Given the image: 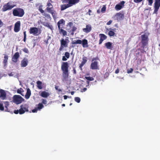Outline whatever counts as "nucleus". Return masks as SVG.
<instances>
[{
    "instance_id": "1",
    "label": "nucleus",
    "mask_w": 160,
    "mask_h": 160,
    "mask_svg": "<svg viewBox=\"0 0 160 160\" xmlns=\"http://www.w3.org/2000/svg\"><path fill=\"white\" fill-rule=\"evenodd\" d=\"M63 3H67L61 6V10L63 11L78 3L80 0H61Z\"/></svg>"
},
{
    "instance_id": "2",
    "label": "nucleus",
    "mask_w": 160,
    "mask_h": 160,
    "mask_svg": "<svg viewBox=\"0 0 160 160\" xmlns=\"http://www.w3.org/2000/svg\"><path fill=\"white\" fill-rule=\"evenodd\" d=\"M69 64L68 62H63L61 64V68L62 72V75L64 79L68 78V76Z\"/></svg>"
},
{
    "instance_id": "3",
    "label": "nucleus",
    "mask_w": 160,
    "mask_h": 160,
    "mask_svg": "<svg viewBox=\"0 0 160 160\" xmlns=\"http://www.w3.org/2000/svg\"><path fill=\"white\" fill-rule=\"evenodd\" d=\"M20 109L19 110H15L14 111V112L16 114H18V113L20 114H22L24 113L25 112H28V108L29 107L27 104H24L21 105L20 106Z\"/></svg>"
},
{
    "instance_id": "4",
    "label": "nucleus",
    "mask_w": 160,
    "mask_h": 160,
    "mask_svg": "<svg viewBox=\"0 0 160 160\" xmlns=\"http://www.w3.org/2000/svg\"><path fill=\"white\" fill-rule=\"evenodd\" d=\"M12 14L14 16L22 17L24 14V10L20 8H17L13 9Z\"/></svg>"
},
{
    "instance_id": "5",
    "label": "nucleus",
    "mask_w": 160,
    "mask_h": 160,
    "mask_svg": "<svg viewBox=\"0 0 160 160\" xmlns=\"http://www.w3.org/2000/svg\"><path fill=\"white\" fill-rule=\"evenodd\" d=\"M82 44V46L83 48H88V40L86 39H84L82 40L80 39H78L77 40L74 41L72 42V44ZM75 46L73 45H72V47L73 48Z\"/></svg>"
},
{
    "instance_id": "6",
    "label": "nucleus",
    "mask_w": 160,
    "mask_h": 160,
    "mask_svg": "<svg viewBox=\"0 0 160 160\" xmlns=\"http://www.w3.org/2000/svg\"><path fill=\"white\" fill-rule=\"evenodd\" d=\"M15 6V5L12 4V2H9L3 6L2 10L3 12L9 11L11 10Z\"/></svg>"
},
{
    "instance_id": "7",
    "label": "nucleus",
    "mask_w": 160,
    "mask_h": 160,
    "mask_svg": "<svg viewBox=\"0 0 160 160\" xmlns=\"http://www.w3.org/2000/svg\"><path fill=\"white\" fill-rule=\"evenodd\" d=\"M98 57L94 58L92 59V63L90 65V68L92 70L98 69V62L97 60H98Z\"/></svg>"
},
{
    "instance_id": "8",
    "label": "nucleus",
    "mask_w": 160,
    "mask_h": 160,
    "mask_svg": "<svg viewBox=\"0 0 160 160\" xmlns=\"http://www.w3.org/2000/svg\"><path fill=\"white\" fill-rule=\"evenodd\" d=\"M141 41L142 45V47L143 48L145 46H146L148 44V35L146 33L142 35L141 36Z\"/></svg>"
},
{
    "instance_id": "9",
    "label": "nucleus",
    "mask_w": 160,
    "mask_h": 160,
    "mask_svg": "<svg viewBox=\"0 0 160 160\" xmlns=\"http://www.w3.org/2000/svg\"><path fill=\"white\" fill-rule=\"evenodd\" d=\"M24 100L23 98L19 95H15L13 97V101L17 104L21 103Z\"/></svg>"
},
{
    "instance_id": "10",
    "label": "nucleus",
    "mask_w": 160,
    "mask_h": 160,
    "mask_svg": "<svg viewBox=\"0 0 160 160\" xmlns=\"http://www.w3.org/2000/svg\"><path fill=\"white\" fill-rule=\"evenodd\" d=\"M46 10L47 11L51 13L54 19L56 18L57 15V13L56 11L54 9L53 7H47Z\"/></svg>"
},
{
    "instance_id": "11",
    "label": "nucleus",
    "mask_w": 160,
    "mask_h": 160,
    "mask_svg": "<svg viewBox=\"0 0 160 160\" xmlns=\"http://www.w3.org/2000/svg\"><path fill=\"white\" fill-rule=\"evenodd\" d=\"M160 7V0H155L154 11L153 13L157 14Z\"/></svg>"
},
{
    "instance_id": "12",
    "label": "nucleus",
    "mask_w": 160,
    "mask_h": 160,
    "mask_svg": "<svg viewBox=\"0 0 160 160\" xmlns=\"http://www.w3.org/2000/svg\"><path fill=\"white\" fill-rule=\"evenodd\" d=\"M38 28L32 27L30 29L29 33L30 34H32L35 36L38 35L40 33V32H38Z\"/></svg>"
},
{
    "instance_id": "13",
    "label": "nucleus",
    "mask_w": 160,
    "mask_h": 160,
    "mask_svg": "<svg viewBox=\"0 0 160 160\" xmlns=\"http://www.w3.org/2000/svg\"><path fill=\"white\" fill-rule=\"evenodd\" d=\"M116 19L118 21L122 20L124 18V14L123 12L117 13L115 15Z\"/></svg>"
},
{
    "instance_id": "14",
    "label": "nucleus",
    "mask_w": 160,
    "mask_h": 160,
    "mask_svg": "<svg viewBox=\"0 0 160 160\" xmlns=\"http://www.w3.org/2000/svg\"><path fill=\"white\" fill-rule=\"evenodd\" d=\"M21 22L19 21L16 22L14 25V31L16 32H18L20 29Z\"/></svg>"
},
{
    "instance_id": "15",
    "label": "nucleus",
    "mask_w": 160,
    "mask_h": 160,
    "mask_svg": "<svg viewBox=\"0 0 160 160\" xmlns=\"http://www.w3.org/2000/svg\"><path fill=\"white\" fill-rule=\"evenodd\" d=\"M65 21L63 19H60L57 23V25L58 29L62 28H64Z\"/></svg>"
},
{
    "instance_id": "16",
    "label": "nucleus",
    "mask_w": 160,
    "mask_h": 160,
    "mask_svg": "<svg viewBox=\"0 0 160 160\" xmlns=\"http://www.w3.org/2000/svg\"><path fill=\"white\" fill-rule=\"evenodd\" d=\"M20 57V55L18 52H16L13 56L12 58V61L16 63L18 61V58Z\"/></svg>"
},
{
    "instance_id": "17",
    "label": "nucleus",
    "mask_w": 160,
    "mask_h": 160,
    "mask_svg": "<svg viewBox=\"0 0 160 160\" xmlns=\"http://www.w3.org/2000/svg\"><path fill=\"white\" fill-rule=\"evenodd\" d=\"M87 57L84 56L82 58V61L81 64H80L79 68L81 70H82V67L85 65L87 61Z\"/></svg>"
},
{
    "instance_id": "18",
    "label": "nucleus",
    "mask_w": 160,
    "mask_h": 160,
    "mask_svg": "<svg viewBox=\"0 0 160 160\" xmlns=\"http://www.w3.org/2000/svg\"><path fill=\"white\" fill-rule=\"evenodd\" d=\"M28 61L27 58H24L21 62V65L22 67H26L28 64Z\"/></svg>"
},
{
    "instance_id": "19",
    "label": "nucleus",
    "mask_w": 160,
    "mask_h": 160,
    "mask_svg": "<svg viewBox=\"0 0 160 160\" xmlns=\"http://www.w3.org/2000/svg\"><path fill=\"white\" fill-rule=\"evenodd\" d=\"M99 36L100 38V39L99 40V44H101L104 40L107 38V36L103 34H100Z\"/></svg>"
},
{
    "instance_id": "20",
    "label": "nucleus",
    "mask_w": 160,
    "mask_h": 160,
    "mask_svg": "<svg viewBox=\"0 0 160 160\" xmlns=\"http://www.w3.org/2000/svg\"><path fill=\"white\" fill-rule=\"evenodd\" d=\"M105 46L108 49L112 50L113 48L112 43L111 42H108L105 43Z\"/></svg>"
},
{
    "instance_id": "21",
    "label": "nucleus",
    "mask_w": 160,
    "mask_h": 160,
    "mask_svg": "<svg viewBox=\"0 0 160 160\" xmlns=\"http://www.w3.org/2000/svg\"><path fill=\"white\" fill-rule=\"evenodd\" d=\"M0 98L4 100L6 98V94L5 91L3 89H0Z\"/></svg>"
},
{
    "instance_id": "22",
    "label": "nucleus",
    "mask_w": 160,
    "mask_h": 160,
    "mask_svg": "<svg viewBox=\"0 0 160 160\" xmlns=\"http://www.w3.org/2000/svg\"><path fill=\"white\" fill-rule=\"evenodd\" d=\"M8 58V55L4 54V58L3 61V63L4 64L3 66L4 67H6L7 65Z\"/></svg>"
},
{
    "instance_id": "23",
    "label": "nucleus",
    "mask_w": 160,
    "mask_h": 160,
    "mask_svg": "<svg viewBox=\"0 0 160 160\" xmlns=\"http://www.w3.org/2000/svg\"><path fill=\"white\" fill-rule=\"evenodd\" d=\"M91 30V27L89 25H87L86 28H83V31L84 32L86 33H88L90 32Z\"/></svg>"
},
{
    "instance_id": "24",
    "label": "nucleus",
    "mask_w": 160,
    "mask_h": 160,
    "mask_svg": "<svg viewBox=\"0 0 160 160\" xmlns=\"http://www.w3.org/2000/svg\"><path fill=\"white\" fill-rule=\"evenodd\" d=\"M70 57V53L68 52H66L65 53V56L62 57V60L63 61H66L67 59L69 58Z\"/></svg>"
},
{
    "instance_id": "25",
    "label": "nucleus",
    "mask_w": 160,
    "mask_h": 160,
    "mask_svg": "<svg viewBox=\"0 0 160 160\" xmlns=\"http://www.w3.org/2000/svg\"><path fill=\"white\" fill-rule=\"evenodd\" d=\"M61 42V45L62 47H66L68 46V44L67 41L64 40V39H62L60 41Z\"/></svg>"
},
{
    "instance_id": "26",
    "label": "nucleus",
    "mask_w": 160,
    "mask_h": 160,
    "mask_svg": "<svg viewBox=\"0 0 160 160\" xmlns=\"http://www.w3.org/2000/svg\"><path fill=\"white\" fill-rule=\"evenodd\" d=\"M49 95V94L48 92L44 91H42L40 94V96L44 98H46Z\"/></svg>"
},
{
    "instance_id": "27",
    "label": "nucleus",
    "mask_w": 160,
    "mask_h": 160,
    "mask_svg": "<svg viewBox=\"0 0 160 160\" xmlns=\"http://www.w3.org/2000/svg\"><path fill=\"white\" fill-rule=\"evenodd\" d=\"M31 94V92L29 88L27 89V92L25 95V98L26 99H28Z\"/></svg>"
},
{
    "instance_id": "28",
    "label": "nucleus",
    "mask_w": 160,
    "mask_h": 160,
    "mask_svg": "<svg viewBox=\"0 0 160 160\" xmlns=\"http://www.w3.org/2000/svg\"><path fill=\"white\" fill-rule=\"evenodd\" d=\"M37 87L39 89H42V82L41 81H38L37 82Z\"/></svg>"
},
{
    "instance_id": "29",
    "label": "nucleus",
    "mask_w": 160,
    "mask_h": 160,
    "mask_svg": "<svg viewBox=\"0 0 160 160\" xmlns=\"http://www.w3.org/2000/svg\"><path fill=\"white\" fill-rule=\"evenodd\" d=\"M60 33L62 34L63 36H66L67 35V32L62 29V28H60L58 29Z\"/></svg>"
},
{
    "instance_id": "30",
    "label": "nucleus",
    "mask_w": 160,
    "mask_h": 160,
    "mask_svg": "<svg viewBox=\"0 0 160 160\" xmlns=\"http://www.w3.org/2000/svg\"><path fill=\"white\" fill-rule=\"evenodd\" d=\"M108 35L110 37H114L115 35V33L112 30H110L108 32Z\"/></svg>"
},
{
    "instance_id": "31",
    "label": "nucleus",
    "mask_w": 160,
    "mask_h": 160,
    "mask_svg": "<svg viewBox=\"0 0 160 160\" xmlns=\"http://www.w3.org/2000/svg\"><path fill=\"white\" fill-rule=\"evenodd\" d=\"M122 8V6L119 4H117L115 7V8L117 10H120Z\"/></svg>"
},
{
    "instance_id": "32",
    "label": "nucleus",
    "mask_w": 160,
    "mask_h": 160,
    "mask_svg": "<svg viewBox=\"0 0 160 160\" xmlns=\"http://www.w3.org/2000/svg\"><path fill=\"white\" fill-rule=\"evenodd\" d=\"M43 107L44 106L41 103H39L38 104V106L37 107V108L38 109V110H40L41 109H42Z\"/></svg>"
},
{
    "instance_id": "33",
    "label": "nucleus",
    "mask_w": 160,
    "mask_h": 160,
    "mask_svg": "<svg viewBox=\"0 0 160 160\" xmlns=\"http://www.w3.org/2000/svg\"><path fill=\"white\" fill-rule=\"evenodd\" d=\"M23 89L22 88H20L17 90V92L18 93L20 94L21 95H23L22 93V92H23Z\"/></svg>"
},
{
    "instance_id": "34",
    "label": "nucleus",
    "mask_w": 160,
    "mask_h": 160,
    "mask_svg": "<svg viewBox=\"0 0 160 160\" xmlns=\"http://www.w3.org/2000/svg\"><path fill=\"white\" fill-rule=\"evenodd\" d=\"M85 78L89 81H93L94 80V78L92 77H85Z\"/></svg>"
},
{
    "instance_id": "35",
    "label": "nucleus",
    "mask_w": 160,
    "mask_h": 160,
    "mask_svg": "<svg viewBox=\"0 0 160 160\" xmlns=\"http://www.w3.org/2000/svg\"><path fill=\"white\" fill-rule=\"evenodd\" d=\"M74 100L75 102H77L78 103L80 102L81 101L80 98L78 97H75L74 98Z\"/></svg>"
},
{
    "instance_id": "36",
    "label": "nucleus",
    "mask_w": 160,
    "mask_h": 160,
    "mask_svg": "<svg viewBox=\"0 0 160 160\" xmlns=\"http://www.w3.org/2000/svg\"><path fill=\"white\" fill-rule=\"evenodd\" d=\"M24 34V38H23V41L24 42H25L26 40V37L27 35L26 34V31H25L23 32Z\"/></svg>"
},
{
    "instance_id": "37",
    "label": "nucleus",
    "mask_w": 160,
    "mask_h": 160,
    "mask_svg": "<svg viewBox=\"0 0 160 160\" xmlns=\"http://www.w3.org/2000/svg\"><path fill=\"white\" fill-rule=\"evenodd\" d=\"M106 10V8L105 6H103L101 9V12L102 13L104 12Z\"/></svg>"
},
{
    "instance_id": "38",
    "label": "nucleus",
    "mask_w": 160,
    "mask_h": 160,
    "mask_svg": "<svg viewBox=\"0 0 160 160\" xmlns=\"http://www.w3.org/2000/svg\"><path fill=\"white\" fill-rule=\"evenodd\" d=\"M47 7H49V8L50 7H53L52 4L49 2H48L47 5Z\"/></svg>"
},
{
    "instance_id": "39",
    "label": "nucleus",
    "mask_w": 160,
    "mask_h": 160,
    "mask_svg": "<svg viewBox=\"0 0 160 160\" xmlns=\"http://www.w3.org/2000/svg\"><path fill=\"white\" fill-rule=\"evenodd\" d=\"M148 2V4L149 6H152L153 2V0H147Z\"/></svg>"
},
{
    "instance_id": "40",
    "label": "nucleus",
    "mask_w": 160,
    "mask_h": 160,
    "mask_svg": "<svg viewBox=\"0 0 160 160\" xmlns=\"http://www.w3.org/2000/svg\"><path fill=\"white\" fill-rule=\"evenodd\" d=\"M4 108L2 103H0V110L3 111L4 110Z\"/></svg>"
},
{
    "instance_id": "41",
    "label": "nucleus",
    "mask_w": 160,
    "mask_h": 160,
    "mask_svg": "<svg viewBox=\"0 0 160 160\" xmlns=\"http://www.w3.org/2000/svg\"><path fill=\"white\" fill-rule=\"evenodd\" d=\"M133 71V69L132 68H130V69H128L127 70V72L128 73H131Z\"/></svg>"
},
{
    "instance_id": "42",
    "label": "nucleus",
    "mask_w": 160,
    "mask_h": 160,
    "mask_svg": "<svg viewBox=\"0 0 160 160\" xmlns=\"http://www.w3.org/2000/svg\"><path fill=\"white\" fill-rule=\"evenodd\" d=\"M42 103L44 104H46L47 103V102L46 100L44 99H42Z\"/></svg>"
},
{
    "instance_id": "43",
    "label": "nucleus",
    "mask_w": 160,
    "mask_h": 160,
    "mask_svg": "<svg viewBox=\"0 0 160 160\" xmlns=\"http://www.w3.org/2000/svg\"><path fill=\"white\" fill-rule=\"evenodd\" d=\"M39 11L42 14H44L45 13L44 11L42 9L41 7H39Z\"/></svg>"
},
{
    "instance_id": "44",
    "label": "nucleus",
    "mask_w": 160,
    "mask_h": 160,
    "mask_svg": "<svg viewBox=\"0 0 160 160\" xmlns=\"http://www.w3.org/2000/svg\"><path fill=\"white\" fill-rule=\"evenodd\" d=\"M22 50L24 52H25L26 53H29V51L28 49L26 48L23 49H22Z\"/></svg>"
},
{
    "instance_id": "45",
    "label": "nucleus",
    "mask_w": 160,
    "mask_h": 160,
    "mask_svg": "<svg viewBox=\"0 0 160 160\" xmlns=\"http://www.w3.org/2000/svg\"><path fill=\"white\" fill-rule=\"evenodd\" d=\"M59 86H55V88L56 90H58L59 92H62V90L61 89H58Z\"/></svg>"
},
{
    "instance_id": "46",
    "label": "nucleus",
    "mask_w": 160,
    "mask_h": 160,
    "mask_svg": "<svg viewBox=\"0 0 160 160\" xmlns=\"http://www.w3.org/2000/svg\"><path fill=\"white\" fill-rule=\"evenodd\" d=\"M43 15L48 18H50V15L49 14H47L45 13L44 14H43Z\"/></svg>"
},
{
    "instance_id": "47",
    "label": "nucleus",
    "mask_w": 160,
    "mask_h": 160,
    "mask_svg": "<svg viewBox=\"0 0 160 160\" xmlns=\"http://www.w3.org/2000/svg\"><path fill=\"white\" fill-rule=\"evenodd\" d=\"M143 0H133L134 2L136 3H139L141 2Z\"/></svg>"
},
{
    "instance_id": "48",
    "label": "nucleus",
    "mask_w": 160,
    "mask_h": 160,
    "mask_svg": "<svg viewBox=\"0 0 160 160\" xmlns=\"http://www.w3.org/2000/svg\"><path fill=\"white\" fill-rule=\"evenodd\" d=\"M38 109L37 108H36L35 109H33L32 110V112H37L38 110Z\"/></svg>"
},
{
    "instance_id": "49",
    "label": "nucleus",
    "mask_w": 160,
    "mask_h": 160,
    "mask_svg": "<svg viewBox=\"0 0 160 160\" xmlns=\"http://www.w3.org/2000/svg\"><path fill=\"white\" fill-rule=\"evenodd\" d=\"M76 29L77 28L75 26H73L72 29V31L73 32H75V31H76Z\"/></svg>"
},
{
    "instance_id": "50",
    "label": "nucleus",
    "mask_w": 160,
    "mask_h": 160,
    "mask_svg": "<svg viewBox=\"0 0 160 160\" xmlns=\"http://www.w3.org/2000/svg\"><path fill=\"white\" fill-rule=\"evenodd\" d=\"M73 24V23L72 22H69L68 23V25L70 27H71L72 26Z\"/></svg>"
},
{
    "instance_id": "51",
    "label": "nucleus",
    "mask_w": 160,
    "mask_h": 160,
    "mask_svg": "<svg viewBox=\"0 0 160 160\" xmlns=\"http://www.w3.org/2000/svg\"><path fill=\"white\" fill-rule=\"evenodd\" d=\"M125 3V2L124 1H122L120 2V3L119 4H120L122 6H124V4Z\"/></svg>"
},
{
    "instance_id": "52",
    "label": "nucleus",
    "mask_w": 160,
    "mask_h": 160,
    "mask_svg": "<svg viewBox=\"0 0 160 160\" xmlns=\"http://www.w3.org/2000/svg\"><path fill=\"white\" fill-rule=\"evenodd\" d=\"M112 22V21L111 20H109L108 22L107 23V25H110L111 24V23Z\"/></svg>"
},
{
    "instance_id": "53",
    "label": "nucleus",
    "mask_w": 160,
    "mask_h": 160,
    "mask_svg": "<svg viewBox=\"0 0 160 160\" xmlns=\"http://www.w3.org/2000/svg\"><path fill=\"white\" fill-rule=\"evenodd\" d=\"M5 107L6 108H7V106L9 105V102H5Z\"/></svg>"
},
{
    "instance_id": "54",
    "label": "nucleus",
    "mask_w": 160,
    "mask_h": 160,
    "mask_svg": "<svg viewBox=\"0 0 160 160\" xmlns=\"http://www.w3.org/2000/svg\"><path fill=\"white\" fill-rule=\"evenodd\" d=\"M3 25V23L2 21L0 20V28Z\"/></svg>"
},
{
    "instance_id": "55",
    "label": "nucleus",
    "mask_w": 160,
    "mask_h": 160,
    "mask_svg": "<svg viewBox=\"0 0 160 160\" xmlns=\"http://www.w3.org/2000/svg\"><path fill=\"white\" fill-rule=\"evenodd\" d=\"M119 72V70L118 68L116 70L115 73L116 74H117V73H118Z\"/></svg>"
},
{
    "instance_id": "56",
    "label": "nucleus",
    "mask_w": 160,
    "mask_h": 160,
    "mask_svg": "<svg viewBox=\"0 0 160 160\" xmlns=\"http://www.w3.org/2000/svg\"><path fill=\"white\" fill-rule=\"evenodd\" d=\"M64 47H62V46L61 45V46L59 48V50L60 51H61L62 50L63 48Z\"/></svg>"
},
{
    "instance_id": "57",
    "label": "nucleus",
    "mask_w": 160,
    "mask_h": 160,
    "mask_svg": "<svg viewBox=\"0 0 160 160\" xmlns=\"http://www.w3.org/2000/svg\"><path fill=\"white\" fill-rule=\"evenodd\" d=\"M68 97V96L66 95H64L63 96L64 99L65 100L67 99Z\"/></svg>"
},
{
    "instance_id": "58",
    "label": "nucleus",
    "mask_w": 160,
    "mask_h": 160,
    "mask_svg": "<svg viewBox=\"0 0 160 160\" xmlns=\"http://www.w3.org/2000/svg\"><path fill=\"white\" fill-rule=\"evenodd\" d=\"M87 90L86 88H84L82 90V92H85Z\"/></svg>"
},
{
    "instance_id": "59",
    "label": "nucleus",
    "mask_w": 160,
    "mask_h": 160,
    "mask_svg": "<svg viewBox=\"0 0 160 160\" xmlns=\"http://www.w3.org/2000/svg\"><path fill=\"white\" fill-rule=\"evenodd\" d=\"M109 29H110V30H112L114 32V31H115V30H116V28H113V29H112V28H109Z\"/></svg>"
},
{
    "instance_id": "60",
    "label": "nucleus",
    "mask_w": 160,
    "mask_h": 160,
    "mask_svg": "<svg viewBox=\"0 0 160 160\" xmlns=\"http://www.w3.org/2000/svg\"><path fill=\"white\" fill-rule=\"evenodd\" d=\"M73 73L75 74L76 73V70L75 69H73Z\"/></svg>"
},
{
    "instance_id": "61",
    "label": "nucleus",
    "mask_w": 160,
    "mask_h": 160,
    "mask_svg": "<svg viewBox=\"0 0 160 160\" xmlns=\"http://www.w3.org/2000/svg\"><path fill=\"white\" fill-rule=\"evenodd\" d=\"M74 93V92H73V91H72V92H71V95H73Z\"/></svg>"
},
{
    "instance_id": "62",
    "label": "nucleus",
    "mask_w": 160,
    "mask_h": 160,
    "mask_svg": "<svg viewBox=\"0 0 160 160\" xmlns=\"http://www.w3.org/2000/svg\"><path fill=\"white\" fill-rule=\"evenodd\" d=\"M62 106H63V107H64V106H65V104H62Z\"/></svg>"
},
{
    "instance_id": "63",
    "label": "nucleus",
    "mask_w": 160,
    "mask_h": 160,
    "mask_svg": "<svg viewBox=\"0 0 160 160\" xmlns=\"http://www.w3.org/2000/svg\"><path fill=\"white\" fill-rule=\"evenodd\" d=\"M91 12V10L90 9H89L88 10V12Z\"/></svg>"
},
{
    "instance_id": "64",
    "label": "nucleus",
    "mask_w": 160,
    "mask_h": 160,
    "mask_svg": "<svg viewBox=\"0 0 160 160\" xmlns=\"http://www.w3.org/2000/svg\"><path fill=\"white\" fill-rule=\"evenodd\" d=\"M97 12L98 13H99L100 12H99V10H98L97 11Z\"/></svg>"
}]
</instances>
